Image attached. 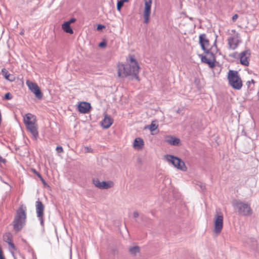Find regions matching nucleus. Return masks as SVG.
<instances>
[{
    "label": "nucleus",
    "mask_w": 259,
    "mask_h": 259,
    "mask_svg": "<svg viewBox=\"0 0 259 259\" xmlns=\"http://www.w3.org/2000/svg\"><path fill=\"white\" fill-rule=\"evenodd\" d=\"M23 34V32H21L20 34Z\"/></svg>",
    "instance_id": "obj_44"
},
{
    "label": "nucleus",
    "mask_w": 259,
    "mask_h": 259,
    "mask_svg": "<svg viewBox=\"0 0 259 259\" xmlns=\"http://www.w3.org/2000/svg\"><path fill=\"white\" fill-rule=\"evenodd\" d=\"M93 183L96 187L101 189L102 183L98 178H94L93 179Z\"/></svg>",
    "instance_id": "obj_24"
},
{
    "label": "nucleus",
    "mask_w": 259,
    "mask_h": 259,
    "mask_svg": "<svg viewBox=\"0 0 259 259\" xmlns=\"http://www.w3.org/2000/svg\"><path fill=\"white\" fill-rule=\"evenodd\" d=\"M229 48L231 50L236 49L241 42L240 34L235 30H232L230 36L227 39Z\"/></svg>",
    "instance_id": "obj_5"
},
{
    "label": "nucleus",
    "mask_w": 259,
    "mask_h": 259,
    "mask_svg": "<svg viewBox=\"0 0 259 259\" xmlns=\"http://www.w3.org/2000/svg\"><path fill=\"white\" fill-rule=\"evenodd\" d=\"M189 19L190 20H193V18H192V17H189Z\"/></svg>",
    "instance_id": "obj_43"
},
{
    "label": "nucleus",
    "mask_w": 259,
    "mask_h": 259,
    "mask_svg": "<svg viewBox=\"0 0 259 259\" xmlns=\"http://www.w3.org/2000/svg\"><path fill=\"white\" fill-rule=\"evenodd\" d=\"M13 98L12 95L10 93H7L5 95L4 99L11 100Z\"/></svg>",
    "instance_id": "obj_27"
},
{
    "label": "nucleus",
    "mask_w": 259,
    "mask_h": 259,
    "mask_svg": "<svg viewBox=\"0 0 259 259\" xmlns=\"http://www.w3.org/2000/svg\"><path fill=\"white\" fill-rule=\"evenodd\" d=\"M32 171H33V172H34V174H35L37 176V177H38V176H39V175H40L38 172H37V171L35 169H33L32 170Z\"/></svg>",
    "instance_id": "obj_38"
},
{
    "label": "nucleus",
    "mask_w": 259,
    "mask_h": 259,
    "mask_svg": "<svg viewBox=\"0 0 259 259\" xmlns=\"http://www.w3.org/2000/svg\"><path fill=\"white\" fill-rule=\"evenodd\" d=\"M164 158L166 161L171 163L177 169L183 171L187 170V168L184 162L180 158L171 155H166Z\"/></svg>",
    "instance_id": "obj_6"
},
{
    "label": "nucleus",
    "mask_w": 259,
    "mask_h": 259,
    "mask_svg": "<svg viewBox=\"0 0 259 259\" xmlns=\"http://www.w3.org/2000/svg\"><path fill=\"white\" fill-rule=\"evenodd\" d=\"M232 204L234 210L240 215L249 216L253 213L250 205L248 202L236 199L233 201Z\"/></svg>",
    "instance_id": "obj_3"
},
{
    "label": "nucleus",
    "mask_w": 259,
    "mask_h": 259,
    "mask_svg": "<svg viewBox=\"0 0 259 259\" xmlns=\"http://www.w3.org/2000/svg\"><path fill=\"white\" fill-rule=\"evenodd\" d=\"M200 187L202 190H204L205 189V186L203 184H201Z\"/></svg>",
    "instance_id": "obj_39"
},
{
    "label": "nucleus",
    "mask_w": 259,
    "mask_h": 259,
    "mask_svg": "<svg viewBox=\"0 0 259 259\" xmlns=\"http://www.w3.org/2000/svg\"><path fill=\"white\" fill-rule=\"evenodd\" d=\"M38 178L40 179L41 181L43 183V184H46V182H45V180L43 179V178L42 177V176L41 175H39Z\"/></svg>",
    "instance_id": "obj_34"
},
{
    "label": "nucleus",
    "mask_w": 259,
    "mask_h": 259,
    "mask_svg": "<svg viewBox=\"0 0 259 259\" xmlns=\"http://www.w3.org/2000/svg\"><path fill=\"white\" fill-rule=\"evenodd\" d=\"M35 207H36V212L37 217L38 218V220L40 221V225L42 227L44 226V210L45 206L42 203L38 200L35 203Z\"/></svg>",
    "instance_id": "obj_7"
},
{
    "label": "nucleus",
    "mask_w": 259,
    "mask_h": 259,
    "mask_svg": "<svg viewBox=\"0 0 259 259\" xmlns=\"http://www.w3.org/2000/svg\"><path fill=\"white\" fill-rule=\"evenodd\" d=\"M26 84L28 86L29 89L35 95V97L37 99H41L42 98V94L39 87L36 83L27 80L26 81Z\"/></svg>",
    "instance_id": "obj_9"
},
{
    "label": "nucleus",
    "mask_w": 259,
    "mask_h": 259,
    "mask_svg": "<svg viewBox=\"0 0 259 259\" xmlns=\"http://www.w3.org/2000/svg\"><path fill=\"white\" fill-rule=\"evenodd\" d=\"M158 127V125H156L155 123H154V122H152L151 124L148 126V128L150 130L151 132H153L155 130H156Z\"/></svg>",
    "instance_id": "obj_25"
},
{
    "label": "nucleus",
    "mask_w": 259,
    "mask_h": 259,
    "mask_svg": "<svg viewBox=\"0 0 259 259\" xmlns=\"http://www.w3.org/2000/svg\"><path fill=\"white\" fill-rule=\"evenodd\" d=\"M123 1H118L117 4V10L118 11L120 12L121 11V8L123 6Z\"/></svg>",
    "instance_id": "obj_26"
},
{
    "label": "nucleus",
    "mask_w": 259,
    "mask_h": 259,
    "mask_svg": "<svg viewBox=\"0 0 259 259\" xmlns=\"http://www.w3.org/2000/svg\"><path fill=\"white\" fill-rule=\"evenodd\" d=\"M165 141L172 145H178L180 143V139L172 136H166L165 138Z\"/></svg>",
    "instance_id": "obj_18"
},
{
    "label": "nucleus",
    "mask_w": 259,
    "mask_h": 259,
    "mask_svg": "<svg viewBox=\"0 0 259 259\" xmlns=\"http://www.w3.org/2000/svg\"><path fill=\"white\" fill-rule=\"evenodd\" d=\"M247 83H250V81H248Z\"/></svg>",
    "instance_id": "obj_45"
},
{
    "label": "nucleus",
    "mask_w": 259,
    "mask_h": 259,
    "mask_svg": "<svg viewBox=\"0 0 259 259\" xmlns=\"http://www.w3.org/2000/svg\"><path fill=\"white\" fill-rule=\"evenodd\" d=\"M144 145V141L140 138H136L134 142V147L135 149H141Z\"/></svg>",
    "instance_id": "obj_19"
},
{
    "label": "nucleus",
    "mask_w": 259,
    "mask_h": 259,
    "mask_svg": "<svg viewBox=\"0 0 259 259\" xmlns=\"http://www.w3.org/2000/svg\"><path fill=\"white\" fill-rule=\"evenodd\" d=\"M235 54H236V53H234V54H233L232 55H231L230 56L233 57H235Z\"/></svg>",
    "instance_id": "obj_41"
},
{
    "label": "nucleus",
    "mask_w": 259,
    "mask_h": 259,
    "mask_svg": "<svg viewBox=\"0 0 259 259\" xmlns=\"http://www.w3.org/2000/svg\"><path fill=\"white\" fill-rule=\"evenodd\" d=\"M105 26L103 25H101V24H99L97 26V29L98 30H100V29H102V28H104Z\"/></svg>",
    "instance_id": "obj_32"
},
{
    "label": "nucleus",
    "mask_w": 259,
    "mask_h": 259,
    "mask_svg": "<svg viewBox=\"0 0 259 259\" xmlns=\"http://www.w3.org/2000/svg\"><path fill=\"white\" fill-rule=\"evenodd\" d=\"M56 151L58 153H62L63 152V148L61 146H58L56 147Z\"/></svg>",
    "instance_id": "obj_30"
},
{
    "label": "nucleus",
    "mask_w": 259,
    "mask_h": 259,
    "mask_svg": "<svg viewBox=\"0 0 259 259\" xmlns=\"http://www.w3.org/2000/svg\"><path fill=\"white\" fill-rule=\"evenodd\" d=\"M113 119L107 115H105L104 119L101 122V125L104 128H108L112 124Z\"/></svg>",
    "instance_id": "obj_17"
},
{
    "label": "nucleus",
    "mask_w": 259,
    "mask_h": 259,
    "mask_svg": "<svg viewBox=\"0 0 259 259\" xmlns=\"http://www.w3.org/2000/svg\"><path fill=\"white\" fill-rule=\"evenodd\" d=\"M9 245L10 246V249H12V250L16 249L15 246L14 244L12 243V240H10V241L9 242Z\"/></svg>",
    "instance_id": "obj_28"
},
{
    "label": "nucleus",
    "mask_w": 259,
    "mask_h": 259,
    "mask_svg": "<svg viewBox=\"0 0 259 259\" xmlns=\"http://www.w3.org/2000/svg\"><path fill=\"white\" fill-rule=\"evenodd\" d=\"M2 72L5 77V78L7 79V80H9L10 81H13V78H11L10 77V74L8 72V71L5 69V68H3L2 70Z\"/></svg>",
    "instance_id": "obj_22"
},
{
    "label": "nucleus",
    "mask_w": 259,
    "mask_h": 259,
    "mask_svg": "<svg viewBox=\"0 0 259 259\" xmlns=\"http://www.w3.org/2000/svg\"><path fill=\"white\" fill-rule=\"evenodd\" d=\"M238 18V15L237 14H235L232 17V20L233 21H235Z\"/></svg>",
    "instance_id": "obj_31"
},
{
    "label": "nucleus",
    "mask_w": 259,
    "mask_h": 259,
    "mask_svg": "<svg viewBox=\"0 0 259 259\" xmlns=\"http://www.w3.org/2000/svg\"><path fill=\"white\" fill-rule=\"evenodd\" d=\"M145 8L143 13L144 22L148 24L149 22L150 16L151 14V8L152 5V0H144Z\"/></svg>",
    "instance_id": "obj_10"
},
{
    "label": "nucleus",
    "mask_w": 259,
    "mask_h": 259,
    "mask_svg": "<svg viewBox=\"0 0 259 259\" xmlns=\"http://www.w3.org/2000/svg\"><path fill=\"white\" fill-rule=\"evenodd\" d=\"M199 44L201 46V49L207 54H209V50L207 49L209 46V40L206 37L205 34H201L199 37Z\"/></svg>",
    "instance_id": "obj_12"
},
{
    "label": "nucleus",
    "mask_w": 259,
    "mask_h": 259,
    "mask_svg": "<svg viewBox=\"0 0 259 259\" xmlns=\"http://www.w3.org/2000/svg\"><path fill=\"white\" fill-rule=\"evenodd\" d=\"M23 121L25 125L30 123H36L35 117L31 113H27L23 117Z\"/></svg>",
    "instance_id": "obj_16"
},
{
    "label": "nucleus",
    "mask_w": 259,
    "mask_h": 259,
    "mask_svg": "<svg viewBox=\"0 0 259 259\" xmlns=\"http://www.w3.org/2000/svg\"><path fill=\"white\" fill-rule=\"evenodd\" d=\"M4 240L9 244V242L10 240H12V239L9 235H7L6 236H4Z\"/></svg>",
    "instance_id": "obj_29"
},
{
    "label": "nucleus",
    "mask_w": 259,
    "mask_h": 259,
    "mask_svg": "<svg viewBox=\"0 0 259 259\" xmlns=\"http://www.w3.org/2000/svg\"><path fill=\"white\" fill-rule=\"evenodd\" d=\"M207 55V57L203 55H199L201 57V61L203 63L207 64L210 68L214 66L215 57L213 54L209 51V54Z\"/></svg>",
    "instance_id": "obj_11"
},
{
    "label": "nucleus",
    "mask_w": 259,
    "mask_h": 259,
    "mask_svg": "<svg viewBox=\"0 0 259 259\" xmlns=\"http://www.w3.org/2000/svg\"><path fill=\"white\" fill-rule=\"evenodd\" d=\"M28 131L32 134V136L36 139L38 136V133L36 123H30L29 125H26Z\"/></svg>",
    "instance_id": "obj_15"
},
{
    "label": "nucleus",
    "mask_w": 259,
    "mask_h": 259,
    "mask_svg": "<svg viewBox=\"0 0 259 259\" xmlns=\"http://www.w3.org/2000/svg\"><path fill=\"white\" fill-rule=\"evenodd\" d=\"M101 187L100 189H108L113 187V183L111 181H101Z\"/></svg>",
    "instance_id": "obj_21"
},
{
    "label": "nucleus",
    "mask_w": 259,
    "mask_h": 259,
    "mask_svg": "<svg viewBox=\"0 0 259 259\" xmlns=\"http://www.w3.org/2000/svg\"><path fill=\"white\" fill-rule=\"evenodd\" d=\"M250 54L248 51H244L240 54V61L242 65L247 66L249 65L248 59Z\"/></svg>",
    "instance_id": "obj_13"
},
{
    "label": "nucleus",
    "mask_w": 259,
    "mask_h": 259,
    "mask_svg": "<svg viewBox=\"0 0 259 259\" xmlns=\"http://www.w3.org/2000/svg\"><path fill=\"white\" fill-rule=\"evenodd\" d=\"M251 82H252V83H254L255 82V81H254V80H253V79H252V80H251Z\"/></svg>",
    "instance_id": "obj_42"
},
{
    "label": "nucleus",
    "mask_w": 259,
    "mask_h": 259,
    "mask_svg": "<svg viewBox=\"0 0 259 259\" xmlns=\"http://www.w3.org/2000/svg\"><path fill=\"white\" fill-rule=\"evenodd\" d=\"M26 208L23 205L19 207L13 221V229L16 232L20 231L26 225Z\"/></svg>",
    "instance_id": "obj_2"
},
{
    "label": "nucleus",
    "mask_w": 259,
    "mask_h": 259,
    "mask_svg": "<svg viewBox=\"0 0 259 259\" xmlns=\"http://www.w3.org/2000/svg\"><path fill=\"white\" fill-rule=\"evenodd\" d=\"M106 44L105 42H101L99 44V47H105L106 46Z\"/></svg>",
    "instance_id": "obj_33"
},
{
    "label": "nucleus",
    "mask_w": 259,
    "mask_h": 259,
    "mask_svg": "<svg viewBox=\"0 0 259 259\" xmlns=\"http://www.w3.org/2000/svg\"><path fill=\"white\" fill-rule=\"evenodd\" d=\"M6 160L4 159L1 156H0V163H5Z\"/></svg>",
    "instance_id": "obj_37"
},
{
    "label": "nucleus",
    "mask_w": 259,
    "mask_h": 259,
    "mask_svg": "<svg viewBox=\"0 0 259 259\" xmlns=\"http://www.w3.org/2000/svg\"><path fill=\"white\" fill-rule=\"evenodd\" d=\"M223 228V216L216 214L214 218V232L217 234L221 233Z\"/></svg>",
    "instance_id": "obj_8"
},
{
    "label": "nucleus",
    "mask_w": 259,
    "mask_h": 259,
    "mask_svg": "<svg viewBox=\"0 0 259 259\" xmlns=\"http://www.w3.org/2000/svg\"><path fill=\"white\" fill-rule=\"evenodd\" d=\"M91 108V104L85 102H80L78 105V110L81 113H88Z\"/></svg>",
    "instance_id": "obj_14"
},
{
    "label": "nucleus",
    "mask_w": 259,
    "mask_h": 259,
    "mask_svg": "<svg viewBox=\"0 0 259 259\" xmlns=\"http://www.w3.org/2000/svg\"><path fill=\"white\" fill-rule=\"evenodd\" d=\"M62 28L63 29V30L66 32V33H69V34H73V31L72 29V28L70 27L69 22H64L62 25Z\"/></svg>",
    "instance_id": "obj_20"
},
{
    "label": "nucleus",
    "mask_w": 259,
    "mask_h": 259,
    "mask_svg": "<svg viewBox=\"0 0 259 259\" xmlns=\"http://www.w3.org/2000/svg\"><path fill=\"white\" fill-rule=\"evenodd\" d=\"M0 259H5V257L3 254L2 255H0Z\"/></svg>",
    "instance_id": "obj_40"
},
{
    "label": "nucleus",
    "mask_w": 259,
    "mask_h": 259,
    "mask_svg": "<svg viewBox=\"0 0 259 259\" xmlns=\"http://www.w3.org/2000/svg\"><path fill=\"white\" fill-rule=\"evenodd\" d=\"M118 76L121 78L128 77L130 79L140 80L138 74L140 66L133 55H129L126 59V64L118 63Z\"/></svg>",
    "instance_id": "obj_1"
},
{
    "label": "nucleus",
    "mask_w": 259,
    "mask_h": 259,
    "mask_svg": "<svg viewBox=\"0 0 259 259\" xmlns=\"http://www.w3.org/2000/svg\"><path fill=\"white\" fill-rule=\"evenodd\" d=\"M130 253L133 255H136L137 253L139 252L140 251V248L137 246H134L133 247H131L129 250Z\"/></svg>",
    "instance_id": "obj_23"
},
{
    "label": "nucleus",
    "mask_w": 259,
    "mask_h": 259,
    "mask_svg": "<svg viewBox=\"0 0 259 259\" xmlns=\"http://www.w3.org/2000/svg\"><path fill=\"white\" fill-rule=\"evenodd\" d=\"M133 216L135 218H137L139 216V213L137 211H134L133 213Z\"/></svg>",
    "instance_id": "obj_35"
},
{
    "label": "nucleus",
    "mask_w": 259,
    "mask_h": 259,
    "mask_svg": "<svg viewBox=\"0 0 259 259\" xmlns=\"http://www.w3.org/2000/svg\"><path fill=\"white\" fill-rule=\"evenodd\" d=\"M229 84L234 89L239 90L242 88V82L237 71L229 70L228 73Z\"/></svg>",
    "instance_id": "obj_4"
},
{
    "label": "nucleus",
    "mask_w": 259,
    "mask_h": 259,
    "mask_svg": "<svg viewBox=\"0 0 259 259\" xmlns=\"http://www.w3.org/2000/svg\"><path fill=\"white\" fill-rule=\"evenodd\" d=\"M76 21L75 18H71L69 21H67V22H69V24L71 23H73Z\"/></svg>",
    "instance_id": "obj_36"
}]
</instances>
